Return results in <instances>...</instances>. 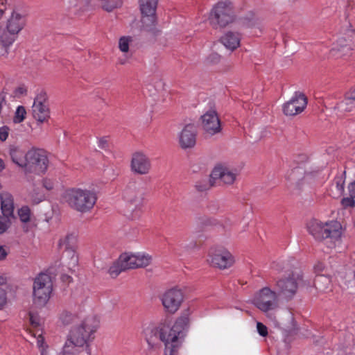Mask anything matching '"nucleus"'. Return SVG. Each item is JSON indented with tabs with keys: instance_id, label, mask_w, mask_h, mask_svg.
<instances>
[{
	"instance_id": "f257e3e1",
	"label": "nucleus",
	"mask_w": 355,
	"mask_h": 355,
	"mask_svg": "<svg viewBox=\"0 0 355 355\" xmlns=\"http://www.w3.org/2000/svg\"><path fill=\"white\" fill-rule=\"evenodd\" d=\"M189 313H183L171 327L160 324L145 328L144 335L148 345V350H159L162 343L164 345V355H176L182 345L185 335L184 331L189 326Z\"/></svg>"
},
{
	"instance_id": "f03ea898",
	"label": "nucleus",
	"mask_w": 355,
	"mask_h": 355,
	"mask_svg": "<svg viewBox=\"0 0 355 355\" xmlns=\"http://www.w3.org/2000/svg\"><path fill=\"white\" fill-rule=\"evenodd\" d=\"M100 321L95 315H89L70 330L60 355H79L87 349L95 338Z\"/></svg>"
},
{
	"instance_id": "7ed1b4c3",
	"label": "nucleus",
	"mask_w": 355,
	"mask_h": 355,
	"mask_svg": "<svg viewBox=\"0 0 355 355\" xmlns=\"http://www.w3.org/2000/svg\"><path fill=\"white\" fill-rule=\"evenodd\" d=\"M144 191L135 182H129L122 192V198L126 203V216L131 220L139 218L144 205Z\"/></svg>"
},
{
	"instance_id": "20e7f679",
	"label": "nucleus",
	"mask_w": 355,
	"mask_h": 355,
	"mask_svg": "<svg viewBox=\"0 0 355 355\" xmlns=\"http://www.w3.org/2000/svg\"><path fill=\"white\" fill-rule=\"evenodd\" d=\"M63 199L73 209L85 213L94 207L97 196L96 193L92 190L70 188L64 191Z\"/></svg>"
},
{
	"instance_id": "39448f33",
	"label": "nucleus",
	"mask_w": 355,
	"mask_h": 355,
	"mask_svg": "<svg viewBox=\"0 0 355 355\" xmlns=\"http://www.w3.org/2000/svg\"><path fill=\"white\" fill-rule=\"evenodd\" d=\"M306 228L309 233L317 240L329 239L336 243L340 240L342 235L341 225L336 220L323 223L312 219L308 222Z\"/></svg>"
},
{
	"instance_id": "423d86ee",
	"label": "nucleus",
	"mask_w": 355,
	"mask_h": 355,
	"mask_svg": "<svg viewBox=\"0 0 355 355\" xmlns=\"http://www.w3.org/2000/svg\"><path fill=\"white\" fill-rule=\"evenodd\" d=\"M209 21L215 28H223L235 20L234 7L230 1H221L216 3L211 8Z\"/></svg>"
},
{
	"instance_id": "0eeeda50",
	"label": "nucleus",
	"mask_w": 355,
	"mask_h": 355,
	"mask_svg": "<svg viewBox=\"0 0 355 355\" xmlns=\"http://www.w3.org/2000/svg\"><path fill=\"white\" fill-rule=\"evenodd\" d=\"M33 302L40 307L44 306L49 302L53 291V282L51 276L40 273L33 282Z\"/></svg>"
},
{
	"instance_id": "6e6552de",
	"label": "nucleus",
	"mask_w": 355,
	"mask_h": 355,
	"mask_svg": "<svg viewBox=\"0 0 355 355\" xmlns=\"http://www.w3.org/2000/svg\"><path fill=\"white\" fill-rule=\"evenodd\" d=\"M48 165L49 159L44 150L32 148L26 153V173H43L46 171Z\"/></svg>"
},
{
	"instance_id": "1a4fd4ad",
	"label": "nucleus",
	"mask_w": 355,
	"mask_h": 355,
	"mask_svg": "<svg viewBox=\"0 0 355 355\" xmlns=\"http://www.w3.org/2000/svg\"><path fill=\"white\" fill-rule=\"evenodd\" d=\"M252 304L260 311L267 312L278 306V295L269 287H263L254 295Z\"/></svg>"
},
{
	"instance_id": "9d476101",
	"label": "nucleus",
	"mask_w": 355,
	"mask_h": 355,
	"mask_svg": "<svg viewBox=\"0 0 355 355\" xmlns=\"http://www.w3.org/2000/svg\"><path fill=\"white\" fill-rule=\"evenodd\" d=\"M184 298L183 291L178 286L166 290L160 296V300L164 310L171 314L179 310L184 302Z\"/></svg>"
},
{
	"instance_id": "9b49d317",
	"label": "nucleus",
	"mask_w": 355,
	"mask_h": 355,
	"mask_svg": "<svg viewBox=\"0 0 355 355\" xmlns=\"http://www.w3.org/2000/svg\"><path fill=\"white\" fill-rule=\"evenodd\" d=\"M33 118L40 123H46L50 119V109L45 92H41L37 94L32 106Z\"/></svg>"
},
{
	"instance_id": "f8f14e48",
	"label": "nucleus",
	"mask_w": 355,
	"mask_h": 355,
	"mask_svg": "<svg viewBox=\"0 0 355 355\" xmlns=\"http://www.w3.org/2000/svg\"><path fill=\"white\" fill-rule=\"evenodd\" d=\"M119 257L122 263V268H126V270L146 267L150 265L152 260L151 256L144 252L124 253Z\"/></svg>"
},
{
	"instance_id": "ddd939ff",
	"label": "nucleus",
	"mask_w": 355,
	"mask_h": 355,
	"mask_svg": "<svg viewBox=\"0 0 355 355\" xmlns=\"http://www.w3.org/2000/svg\"><path fill=\"white\" fill-rule=\"evenodd\" d=\"M208 262L214 267L225 269L234 263L232 255L224 248H211L209 252Z\"/></svg>"
},
{
	"instance_id": "4468645a",
	"label": "nucleus",
	"mask_w": 355,
	"mask_h": 355,
	"mask_svg": "<svg viewBox=\"0 0 355 355\" xmlns=\"http://www.w3.org/2000/svg\"><path fill=\"white\" fill-rule=\"evenodd\" d=\"M300 280V277L294 274L279 279L277 282L279 294L287 300H291L297 293Z\"/></svg>"
},
{
	"instance_id": "2eb2a0df",
	"label": "nucleus",
	"mask_w": 355,
	"mask_h": 355,
	"mask_svg": "<svg viewBox=\"0 0 355 355\" xmlns=\"http://www.w3.org/2000/svg\"><path fill=\"white\" fill-rule=\"evenodd\" d=\"M307 105L304 94L295 92L293 96L283 105V112L286 116H295L304 111Z\"/></svg>"
},
{
	"instance_id": "dca6fc26",
	"label": "nucleus",
	"mask_w": 355,
	"mask_h": 355,
	"mask_svg": "<svg viewBox=\"0 0 355 355\" xmlns=\"http://www.w3.org/2000/svg\"><path fill=\"white\" fill-rule=\"evenodd\" d=\"M76 236L70 234L60 239L59 246L65 252V256L70 258L69 268L75 267L78 264V257L76 254Z\"/></svg>"
},
{
	"instance_id": "f3484780",
	"label": "nucleus",
	"mask_w": 355,
	"mask_h": 355,
	"mask_svg": "<svg viewBox=\"0 0 355 355\" xmlns=\"http://www.w3.org/2000/svg\"><path fill=\"white\" fill-rule=\"evenodd\" d=\"M130 168L136 174H148L151 168L150 160L145 154L137 152L132 155Z\"/></svg>"
},
{
	"instance_id": "a211bd4d",
	"label": "nucleus",
	"mask_w": 355,
	"mask_h": 355,
	"mask_svg": "<svg viewBox=\"0 0 355 355\" xmlns=\"http://www.w3.org/2000/svg\"><path fill=\"white\" fill-rule=\"evenodd\" d=\"M201 118L203 130L207 134L214 135L220 132V123L216 111L209 110L205 113Z\"/></svg>"
},
{
	"instance_id": "6ab92c4d",
	"label": "nucleus",
	"mask_w": 355,
	"mask_h": 355,
	"mask_svg": "<svg viewBox=\"0 0 355 355\" xmlns=\"http://www.w3.org/2000/svg\"><path fill=\"white\" fill-rule=\"evenodd\" d=\"M237 173L235 169L225 165L216 166L211 172V178L219 180L223 184H232L236 180Z\"/></svg>"
},
{
	"instance_id": "aec40b11",
	"label": "nucleus",
	"mask_w": 355,
	"mask_h": 355,
	"mask_svg": "<svg viewBox=\"0 0 355 355\" xmlns=\"http://www.w3.org/2000/svg\"><path fill=\"white\" fill-rule=\"evenodd\" d=\"M158 0H140L139 6L143 15L142 22L146 26L153 25Z\"/></svg>"
},
{
	"instance_id": "412c9836",
	"label": "nucleus",
	"mask_w": 355,
	"mask_h": 355,
	"mask_svg": "<svg viewBox=\"0 0 355 355\" xmlns=\"http://www.w3.org/2000/svg\"><path fill=\"white\" fill-rule=\"evenodd\" d=\"M197 130L193 124L186 125L179 134V144L182 148H193L196 143Z\"/></svg>"
},
{
	"instance_id": "4be33fe9",
	"label": "nucleus",
	"mask_w": 355,
	"mask_h": 355,
	"mask_svg": "<svg viewBox=\"0 0 355 355\" xmlns=\"http://www.w3.org/2000/svg\"><path fill=\"white\" fill-rule=\"evenodd\" d=\"M25 18L17 12H12L11 16L7 21L6 28L10 32L18 35L25 26Z\"/></svg>"
},
{
	"instance_id": "5701e85b",
	"label": "nucleus",
	"mask_w": 355,
	"mask_h": 355,
	"mask_svg": "<svg viewBox=\"0 0 355 355\" xmlns=\"http://www.w3.org/2000/svg\"><path fill=\"white\" fill-rule=\"evenodd\" d=\"M1 209L4 216L10 217L13 216L14 202L12 196L8 193L3 192L0 193Z\"/></svg>"
},
{
	"instance_id": "b1692460",
	"label": "nucleus",
	"mask_w": 355,
	"mask_h": 355,
	"mask_svg": "<svg viewBox=\"0 0 355 355\" xmlns=\"http://www.w3.org/2000/svg\"><path fill=\"white\" fill-rule=\"evenodd\" d=\"M220 42L227 49L233 51L240 46L241 35L238 33L229 31L220 38Z\"/></svg>"
},
{
	"instance_id": "393cba45",
	"label": "nucleus",
	"mask_w": 355,
	"mask_h": 355,
	"mask_svg": "<svg viewBox=\"0 0 355 355\" xmlns=\"http://www.w3.org/2000/svg\"><path fill=\"white\" fill-rule=\"evenodd\" d=\"M355 107V88L347 96L339 102L336 108L340 114L351 112Z\"/></svg>"
},
{
	"instance_id": "a878e982",
	"label": "nucleus",
	"mask_w": 355,
	"mask_h": 355,
	"mask_svg": "<svg viewBox=\"0 0 355 355\" xmlns=\"http://www.w3.org/2000/svg\"><path fill=\"white\" fill-rule=\"evenodd\" d=\"M345 177L344 174H341L335 177L332 184L330 187L331 195L334 198L340 197L345 190Z\"/></svg>"
},
{
	"instance_id": "bb28decb",
	"label": "nucleus",
	"mask_w": 355,
	"mask_h": 355,
	"mask_svg": "<svg viewBox=\"0 0 355 355\" xmlns=\"http://www.w3.org/2000/svg\"><path fill=\"white\" fill-rule=\"evenodd\" d=\"M12 161L25 170L26 164V153L17 147L12 146L9 150Z\"/></svg>"
},
{
	"instance_id": "cd10ccee",
	"label": "nucleus",
	"mask_w": 355,
	"mask_h": 355,
	"mask_svg": "<svg viewBox=\"0 0 355 355\" xmlns=\"http://www.w3.org/2000/svg\"><path fill=\"white\" fill-rule=\"evenodd\" d=\"M355 353V339L352 334H347L343 343L339 347L337 355H347Z\"/></svg>"
},
{
	"instance_id": "c85d7f7f",
	"label": "nucleus",
	"mask_w": 355,
	"mask_h": 355,
	"mask_svg": "<svg viewBox=\"0 0 355 355\" xmlns=\"http://www.w3.org/2000/svg\"><path fill=\"white\" fill-rule=\"evenodd\" d=\"M351 51V46L349 44H343L340 40L338 44H334V46L331 50V54L336 58L343 57L347 55Z\"/></svg>"
},
{
	"instance_id": "c756f323",
	"label": "nucleus",
	"mask_w": 355,
	"mask_h": 355,
	"mask_svg": "<svg viewBox=\"0 0 355 355\" xmlns=\"http://www.w3.org/2000/svg\"><path fill=\"white\" fill-rule=\"evenodd\" d=\"M36 337V345L38 348L40 355H53V350L46 342L42 334H39Z\"/></svg>"
},
{
	"instance_id": "7c9ffc66",
	"label": "nucleus",
	"mask_w": 355,
	"mask_h": 355,
	"mask_svg": "<svg viewBox=\"0 0 355 355\" xmlns=\"http://www.w3.org/2000/svg\"><path fill=\"white\" fill-rule=\"evenodd\" d=\"M305 175L304 168L302 166H297L291 171L287 178L291 182L298 184L301 180L305 178Z\"/></svg>"
},
{
	"instance_id": "2f4dec72",
	"label": "nucleus",
	"mask_w": 355,
	"mask_h": 355,
	"mask_svg": "<svg viewBox=\"0 0 355 355\" xmlns=\"http://www.w3.org/2000/svg\"><path fill=\"white\" fill-rule=\"evenodd\" d=\"M17 35H18L13 32H10L6 28V29L0 33V42L4 47H8L12 45L16 40Z\"/></svg>"
},
{
	"instance_id": "473e14b6",
	"label": "nucleus",
	"mask_w": 355,
	"mask_h": 355,
	"mask_svg": "<svg viewBox=\"0 0 355 355\" xmlns=\"http://www.w3.org/2000/svg\"><path fill=\"white\" fill-rule=\"evenodd\" d=\"M330 279L324 275H318L314 281V285L317 290L324 292L329 288Z\"/></svg>"
},
{
	"instance_id": "72a5a7b5",
	"label": "nucleus",
	"mask_w": 355,
	"mask_h": 355,
	"mask_svg": "<svg viewBox=\"0 0 355 355\" xmlns=\"http://www.w3.org/2000/svg\"><path fill=\"white\" fill-rule=\"evenodd\" d=\"M6 278L0 275V310L7 303Z\"/></svg>"
},
{
	"instance_id": "f704fd0d",
	"label": "nucleus",
	"mask_w": 355,
	"mask_h": 355,
	"mask_svg": "<svg viewBox=\"0 0 355 355\" xmlns=\"http://www.w3.org/2000/svg\"><path fill=\"white\" fill-rule=\"evenodd\" d=\"M132 37L130 36H123L119 40V49L123 53L129 52L130 45L132 42Z\"/></svg>"
},
{
	"instance_id": "c9c22d12",
	"label": "nucleus",
	"mask_w": 355,
	"mask_h": 355,
	"mask_svg": "<svg viewBox=\"0 0 355 355\" xmlns=\"http://www.w3.org/2000/svg\"><path fill=\"white\" fill-rule=\"evenodd\" d=\"M76 318L77 316L76 314L67 311H62L60 315V320L64 325H69L73 323Z\"/></svg>"
},
{
	"instance_id": "e433bc0d",
	"label": "nucleus",
	"mask_w": 355,
	"mask_h": 355,
	"mask_svg": "<svg viewBox=\"0 0 355 355\" xmlns=\"http://www.w3.org/2000/svg\"><path fill=\"white\" fill-rule=\"evenodd\" d=\"M31 211L28 206H23L18 210V216L21 223L26 224L30 221Z\"/></svg>"
},
{
	"instance_id": "4c0bfd02",
	"label": "nucleus",
	"mask_w": 355,
	"mask_h": 355,
	"mask_svg": "<svg viewBox=\"0 0 355 355\" xmlns=\"http://www.w3.org/2000/svg\"><path fill=\"white\" fill-rule=\"evenodd\" d=\"M121 5L120 0H102V7L108 12L112 11L114 8Z\"/></svg>"
},
{
	"instance_id": "58836bf2",
	"label": "nucleus",
	"mask_w": 355,
	"mask_h": 355,
	"mask_svg": "<svg viewBox=\"0 0 355 355\" xmlns=\"http://www.w3.org/2000/svg\"><path fill=\"white\" fill-rule=\"evenodd\" d=\"M125 270L126 268H122V263L119 258L118 261L110 268L109 273L111 276L115 277L118 276L122 271Z\"/></svg>"
},
{
	"instance_id": "ea45409f",
	"label": "nucleus",
	"mask_w": 355,
	"mask_h": 355,
	"mask_svg": "<svg viewBox=\"0 0 355 355\" xmlns=\"http://www.w3.org/2000/svg\"><path fill=\"white\" fill-rule=\"evenodd\" d=\"M26 114L25 108L23 106H18L15 112L14 121L15 123L21 122L25 119Z\"/></svg>"
},
{
	"instance_id": "a19ab883",
	"label": "nucleus",
	"mask_w": 355,
	"mask_h": 355,
	"mask_svg": "<svg viewBox=\"0 0 355 355\" xmlns=\"http://www.w3.org/2000/svg\"><path fill=\"white\" fill-rule=\"evenodd\" d=\"M9 218L7 216H0V234L3 233L8 227Z\"/></svg>"
},
{
	"instance_id": "79ce46f5",
	"label": "nucleus",
	"mask_w": 355,
	"mask_h": 355,
	"mask_svg": "<svg viewBox=\"0 0 355 355\" xmlns=\"http://www.w3.org/2000/svg\"><path fill=\"white\" fill-rule=\"evenodd\" d=\"M212 184V183L208 182L207 180H205L202 184L201 182H197L196 184V188L200 191H203L209 189Z\"/></svg>"
},
{
	"instance_id": "37998d69",
	"label": "nucleus",
	"mask_w": 355,
	"mask_h": 355,
	"mask_svg": "<svg viewBox=\"0 0 355 355\" xmlns=\"http://www.w3.org/2000/svg\"><path fill=\"white\" fill-rule=\"evenodd\" d=\"M30 322L34 327H37L41 324V320L39 316L33 313H30Z\"/></svg>"
},
{
	"instance_id": "c03bdc74",
	"label": "nucleus",
	"mask_w": 355,
	"mask_h": 355,
	"mask_svg": "<svg viewBox=\"0 0 355 355\" xmlns=\"http://www.w3.org/2000/svg\"><path fill=\"white\" fill-rule=\"evenodd\" d=\"M354 197L344 198L341 200V204L344 207H352L355 205Z\"/></svg>"
},
{
	"instance_id": "a18cd8bd",
	"label": "nucleus",
	"mask_w": 355,
	"mask_h": 355,
	"mask_svg": "<svg viewBox=\"0 0 355 355\" xmlns=\"http://www.w3.org/2000/svg\"><path fill=\"white\" fill-rule=\"evenodd\" d=\"M257 329L259 334L261 336H266L268 335V329L266 326L260 322L257 323Z\"/></svg>"
},
{
	"instance_id": "49530a36",
	"label": "nucleus",
	"mask_w": 355,
	"mask_h": 355,
	"mask_svg": "<svg viewBox=\"0 0 355 355\" xmlns=\"http://www.w3.org/2000/svg\"><path fill=\"white\" fill-rule=\"evenodd\" d=\"M9 133V128L7 126L0 128V140L4 141L7 139Z\"/></svg>"
},
{
	"instance_id": "de8ad7c7",
	"label": "nucleus",
	"mask_w": 355,
	"mask_h": 355,
	"mask_svg": "<svg viewBox=\"0 0 355 355\" xmlns=\"http://www.w3.org/2000/svg\"><path fill=\"white\" fill-rule=\"evenodd\" d=\"M43 187L48 191H51L54 188L55 183L51 179H44L42 182Z\"/></svg>"
},
{
	"instance_id": "09e8293b",
	"label": "nucleus",
	"mask_w": 355,
	"mask_h": 355,
	"mask_svg": "<svg viewBox=\"0 0 355 355\" xmlns=\"http://www.w3.org/2000/svg\"><path fill=\"white\" fill-rule=\"evenodd\" d=\"M220 56L216 53H211L207 58L208 62L211 63H217L220 61Z\"/></svg>"
},
{
	"instance_id": "8fccbe9b",
	"label": "nucleus",
	"mask_w": 355,
	"mask_h": 355,
	"mask_svg": "<svg viewBox=\"0 0 355 355\" xmlns=\"http://www.w3.org/2000/svg\"><path fill=\"white\" fill-rule=\"evenodd\" d=\"M98 146L102 149H106L108 146V140L106 137L100 138L98 141Z\"/></svg>"
},
{
	"instance_id": "3c124183",
	"label": "nucleus",
	"mask_w": 355,
	"mask_h": 355,
	"mask_svg": "<svg viewBox=\"0 0 355 355\" xmlns=\"http://www.w3.org/2000/svg\"><path fill=\"white\" fill-rule=\"evenodd\" d=\"M26 93V88H24L23 87H19L16 88L14 92L15 96H17V97L22 96V95L25 94Z\"/></svg>"
},
{
	"instance_id": "603ef678",
	"label": "nucleus",
	"mask_w": 355,
	"mask_h": 355,
	"mask_svg": "<svg viewBox=\"0 0 355 355\" xmlns=\"http://www.w3.org/2000/svg\"><path fill=\"white\" fill-rule=\"evenodd\" d=\"M8 255V250L3 246L0 245V261L4 260Z\"/></svg>"
},
{
	"instance_id": "864d4df0",
	"label": "nucleus",
	"mask_w": 355,
	"mask_h": 355,
	"mask_svg": "<svg viewBox=\"0 0 355 355\" xmlns=\"http://www.w3.org/2000/svg\"><path fill=\"white\" fill-rule=\"evenodd\" d=\"M348 189L350 196L355 197V181L349 184Z\"/></svg>"
},
{
	"instance_id": "5fc2aeb1",
	"label": "nucleus",
	"mask_w": 355,
	"mask_h": 355,
	"mask_svg": "<svg viewBox=\"0 0 355 355\" xmlns=\"http://www.w3.org/2000/svg\"><path fill=\"white\" fill-rule=\"evenodd\" d=\"M6 0H0V17H2L6 8Z\"/></svg>"
},
{
	"instance_id": "6e6d98bb",
	"label": "nucleus",
	"mask_w": 355,
	"mask_h": 355,
	"mask_svg": "<svg viewBox=\"0 0 355 355\" xmlns=\"http://www.w3.org/2000/svg\"><path fill=\"white\" fill-rule=\"evenodd\" d=\"M31 200L33 204H38L43 200V196H40L37 198H35L33 195L31 196Z\"/></svg>"
},
{
	"instance_id": "4d7b16f0",
	"label": "nucleus",
	"mask_w": 355,
	"mask_h": 355,
	"mask_svg": "<svg viewBox=\"0 0 355 355\" xmlns=\"http://www.w3.org/2000/svg\"><path fill=\"white\" fill-rule=\"evenodd\" d=\"M6 168V164L4 161L0 158V173H1Z\"/></svg>"
},
{
	"instance_id": "13d9d810",
	"label": "nucleus",
	"mask_w": 355,
	"mask_h": 355,
	"mask_svg": "<svg viewBox=\"0 0 355 355\" xmlns=\"http://www.w3.org/2000/svg\"><path fill=\"white\" fill-rule=\"evenodd\" d=\"M126 62H127V60L125 58L119 60V63L121 64H125Z\"/></svg>"
},
{
	"instance_id": "bf43d9fd",
	"label": "nucleus",
	"mask_w": 355,
	"mask_h": 355,
	"mask_svg": "<svg viewBox=\"0 0 355 355\" xmlns=\"http://www.w3.org/2000/svg\"><path fill=\"white\" fill-rule=\"evenodd\" d=\"M196 246V243L193 241V242H191V243H190V246H189V248H194Z\"/></svg>"
},
{
	"instance_id": "052dcab7",
	"label": "nucleus",
	"mask_w": 355,
	"mask_h": 355,
	"mask_svg": "<svg viewBox=\"0 0 355 355\" xmlns=\"http://www.w3.org/2000/svg\"><path fill=\"white\" fill-rule=\"evenodd\" d=\"M24 231H26V232H28V227H27L26 226H24Z\"/></svg>"
},
{
	"instance_id": "680f3d73",
	"label": "nucleus",
	"mask_w": 355,
	"mask_h": 355,
	"mask_svg": "<svg viewBox=\"0 0 355 355\" xmlns=\"http://www.w3.org/2000/svg\"><path fill=\"white\" fill-rule=\"evenodd\" d=\"M182 248H187V245H184L183 244H182Z\"/></svg>"
},
{
	"instance_id": "e2e57ef3",
	"label": "nucleus",
	"mask_w": 355,
	"mask_h": 355,
	"mask_svg": "<svg viewBox=\"0 0 355 355\" xmlns=\"http://www.w3.org/2000/svg\"><path fill=\"white\" fill-rule=\"evenodd\" d=\"M287 1H289V2H293V1H294V0H287Z\"/></svg>"
}]
</instances>
